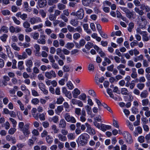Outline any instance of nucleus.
<instances>
[{"instance_id":"5701e85b","label":"nucleus","mask_w":150,"mask_h":150,"mask_svg":"<svg viewBox=\"0 0 150 150\" xmlns=\"http://www.w3.org/2000/svg\"><path fill=\"white\" fill-rule=\"evenodd\" d=\"M111 128L110 126L106 125L104 124H101L100 129L102 131L105 132L107 129H109Z\"/></svg>"},{"instance_id":"6e6d98bb","label":"nucleus","mask_w":150,"mask_h":150,"mask_svg":"<svg viewBox=\"0 0 150 150\" xmlns=\"http://www.w3.org/2000/svg\"><path fill=\"white\" fill-rule=\"evenodd\" d=\"M57 7L59 10H63L65 8L66 6L62 4L59 3L58 4Z\"/></svg>"},{"instance_id":"4468645a","label":"nucleus","mask_w":150,"mask_h":150,"mask_svg":"<svg viewBox=\"0 0 150 150\" xmlns=\"http://www.w3.org/2000/svg\"><path fill=\"white\" fill-rule=\"evenodd\" d=\"M45 36L44 35H41L40 36L39 39H38L37 42L39 44L44 45L45 44Z\"/></svg>"},{"instance_id":"aec40b11","label":"nucleus","mask_w":150,"mask_h":150,"mask_svg":"<svg viewBox=\"0 0 150 150\" xmlns=\"http://www.w3.org/2000/svg\"><path fill=\"white\" fill-rule=\"evenodd\" d=\"M46 0H38V4L40 8H43L45 7L47 5Z\"/></svg>"},{"instance_id":"7c9ffc66","label":"nucleus","mask_w":150,"mask_h":150,"mask_svg":"<svg viewBox=\"0 0 150 150\" xmlns=\"http://www.w3.org/2000/svg\"><path fill=\"white\" fill-rule=\"evenodd\" d=\"M74 44L72 42H67L65 45V47L69 50H71L72 49L74 46Z\"/></svg>"},{"instance_id":"a878e982","label":"nucleus","mask_w":150,"mask_h":150,"mask_svg":"<svg viewBox=\"0 0 150 150\" xmlns=\"http://www.w3.org/2000/svg\"><path fill=\"white\" fill-rule=\"evenodd\" d=\"M48 120L50 122H53L54 123H57L59 121V117L55 116L49 118Z\"/></svg>"},{"instance_id":"603ef678","label":"nucleus","mask_w":150,"mask_h":150,"mask_svg":"<svg viewBox=\"0 0 150 150\" xmlns=\"http://www.w3.org/2000/svg\"><path fill=\"white\" fill-rule=\"evenodd\" d=\"M124 99L125 101H129V103H130L132 100L133 97L132 96L129 95L127 97H125Z\"/></svg>"},{"instance_id":"cd10ccee","label":"nucleus","mask_w":150,"mask_h":150,"mask_svg":"<svg viewBox=\"0 0 150 150\" xmlns=\"http://www.w3.org/2000/svg\"><path fill=\"white\" fill-rule=\"evenodd\" d=\"M25 63L27 67H32L33 65L32 60L30 59H28L25 60Z\"/></svg>"},{"instance_id":"052dcab7","label":"nucleus","mask_w":150,"mask_h":150,"mask_svg":"<svg viewBox=\"0 0 150 150\" xmlns=\"http://www.w3.org/2000/svg\"><path fill=\"white\" fill-rule=\"evenodd\" d=\"M11 47L13 49L19 51L20 50V48L18 47L16 45L15 43H13L11 45Z\"/></svg>"},{"instance_id":"ea45409f","label":"nucleus","mask_w":150,"mask_h":150,"mask_svg":"<svg viewBox=\"0 0 150 150\" xmlns=\"http://www.w3.org/2000/svg\"><path fill=\"white\" fill-rule=\"evenodd\" d=\"M24 62L23 61H20L18 62V69L22 70L24 69L23 66Z\"/></svg>"},{"instance_id":"3c124183","label":"nucleus","mask_w":150,"mask_h":150,"mask_svg":"<svg viewBox=\"0 0 150 150\" xmlns=\"http://www.w3.org/2000/svg\"><path fill=\"white\" fill-rule=\"evenodd\" d=\"M52 129L54 130V133H57L59 132V129L57 128V126L55 125H53L52 126Z\"/></svg>"},{"instance_id":"58836bf2","label":"nucleus","mask_w":150,"mask_h":150,"mask_svg":"<svg viewBox=\"0 0 150 150\" xmlns=\"http://www.w3.org/2000/svg\"><path fill=\"white\" fill-rule=\"evenodd\" d=\"M78 21L76 19H72L70 21L71 24L75 27H76L78 25Z\"/></svg>"},{"instance_id":"f03ea898","label":"nucleus","mask_w":150,"mask_h":150,"mask_svg":"<svg viewBox=\"0 0 150 150\" xmlns=\"http://www.w3.org/2000/svg\"><path fill=\"white\" fill-rule=\"evenodd\" d=\"M87 136H89L86 133L82 134L78 137L77 142L78 145L81 146H84L87 143L88 139Z\"/></svg>"},{"instance_id":"79ce46f5","label":"nucleus","mask_w":150,"mask_h":150,"mask_svg":"<svg viewBox=\"0 0 150 150\" xmlns=\"http://www.w3.org/2000/svg\"><path fill=\"white\" fill-rule=\"evenodd\" d=\"M137 80L138 79H136L135 80H132L131 81L129 85V88L131 89H132L134 88L135 86V83L138 82Z\"/></svg>"},{"instance_id":"e2e57ef3","label":"nucleus","mask_w":150,"mask_h":150,"mask_svg":"<svg viewBox=\"0 0 150 150\" xmlns=\"http://www.w3.org/2000/svg\"><path fill=\"white\" fill-rule=\"evenodd\" d=\"M1 13L4 16L9 15L10 14V11L8 10H4L1 11Z\"/></svg>"},{"instance_id":"a18cd8bd","label":"nucleus","mask_w":150,"mask_h":150,"mask_svg":"<svg viewBox=\"0 0 150 150\" xmlns=\"http://www.w3.org/2000/svg\"><path fill=\"white\" fill-rule=\"evenodd\" d=\"M148 95V91L146 90H144L141 93L140 96L142 98H145Z\"/></svg>"},{"instance_id":"f704fd0d","label":"nucleus","mask_w":150,"mask_h":150,"mask_svg":"<svg viewBox=\"0 0 150 150\" xmlns=\"http://www.w3.org/2000/svg\"><path fill=\"white\" fill-rule=\"evenodd\" d=\"M67 86L70 90H72L74 88V85L71 81H69L66 84Z\"/></svg>"},{"instance_id":"c03bdc74","label":"nucleus","mask_w":150,"mask_h":150,"mask_svg":"<svg viewBox=\"0 0 150 150\" xmlns=\"http://www.w3.org/2000/svg\"><path fill=\"white\" fill-rule=\"evenodd\" d=\"M93 46V44L91 42H88L85 45L86 48L88 50H90Z\"/></svg>"},{"instance_id":"72a5a7b5","label":"nucleus","mask_w":150,"mask_h":150,"mask_svg":"<svg viewBox=\"0 0 150 150\" xmlns=\"http://www.w3.org/2000/svg\"><path fill=\"white\" fill-rule=\"evenodd\" d=\"M84 30L88 34H91L92 33L91 31L88 29V25L87 24H84L83 25Z\"/></svg>"},{"instance_id":"dca6fc26","label":"nucleus","mask_w":150,"mask_h":150,"mask_svg":"<svg viewBox=\"0 0 150 150\" xmlns=\"http://www.w3.org/2000/svg\"><path fill=\"white\" fill-rule=\"evenodd\" d=\"M6 49V53L9 58H12L13 57V55L11 51V48L9 46H5Z\"/></svg>"},{"instance_id":"680f3d73","label":"nucleus","mask_w":150,"mask_h":150,"mask_svg":"<svg viewBox=\"0 0 150 150\" xmlns=\"http://www.w3.org/2000/svg\"><path fill=\"white\" fill-rule=\"evenodd\" d=\"M41 62L40 60L38 59L35 60L34 63L35 67H39L41 65Z\"/></svg>"},{"instance_id":"f3484780","label":"nucleus","mask_w":150,"mask_h":150,"mask_svg":"<svg viewBox=\"0 0 150 150\" xmlns=\"http://www.w3.org/2000/svg\"><path fill=\"white\" fill-rule=\"evenodd\" d=\"M140 8L142 10H145L147 12H149L150 11V7L145 4H142L140 5Z\"/></svg>"},{"instance_id":"2f4dec72","label":"nucleus","mask_w":150,"mask_h":150,"mask_svg":"<svg viewBox=\"0 0 150 150\" xmlns=\"http://www.w3.org/2000/svg\"><path fill=\"white\" fill-rule=\"evenodd\" d=\"M8 28L6 26L3 25L1 27L0 29V33H1L4 32L5 33H7L8 32Z\"/></svg>"},{"instance_id":"473e14b6","label":"nucleus","mask_w":150,"mask_h":150,"mask_svg":"<svg viewBox=\"0 0 150 150\" xmlns=\"http://www.w3.org/2000/svg\"><path fill=\"white\" fill-rule=\"evenodd\" d=\"M30 35L32 38L34 40H38L39 37V34L38 32H35L30 33Z\"/></svg>"},{"instance_id":"ddd939ff","label":"nucleus","mask_w":150,"mask_h":150,"mask_svg":"<svg viewBox=\"0 0 150 150\" xmlns=\"http://www.w3.org/2000/svg\"><path fill=\"white\" fill-rule=\"evenodd\" d=\"M42 20L41 18L38 17H32L30 18V22L32 25L41 22Z\"/></svg>"},{"instance_id":"a211bd4d","label":"nucleus","mask_w":150,"mask_h":150,"mask_svg":"<svg viewBox=\"0 0 150 150\" xmlns=\"http://www.w3.org/2000/svg\"><path fill=\"white\" fill-rule=\"evenodd\" d=\"M56 51L57 54L59 55L61 59H65V56L62 54V50L61 48H57Z\"/></svg>"},{"instance_id":"f8f14e48","label":"nucleus","mask_w":150,"mask_h":150,"mask_svg":"<svg viewBox=\"0 0 150 150\" xmlns=\"http://www.w3.org/2000/svg\"><path fill=\"white\" fill-rule=\"evenodd\" d=\"M9 30L10 32L11 33H18L21 31V29L19 26L14 27L13 26H11L9 28Z\"/></svg>"},{"instance_id":"69168bd1","label":"nucleus","mask_w":150,"mask_h":150,"mask_svg":"<svg viewBox=\"0 0 150 150\" xmlns=\"http://www.w3.org/2000/svg\"><path fill=\"white\" fill-rule=\"evenodd\" d=\"M144 86V84L143 83H139L137 85V88L140 90H142Z\"/></svg>"},{"instance_id":"13d9d810","label":"nucleus","mask_w":150,"mask_h":150,"mask_svg":"<svg viewBox=\"0 0 150 150\" xmlns=\"http://www.w3.org/2000/svg\"><path fill=\"white\" fill-rule=\"evenodd\" d=\"M63 69L64 71L65 72H68L70 70V66L68 65H64L63 67Z\"/></svg>"},{"instance_id":"bf43d9fd","label":"nucleus","mask_w":150,"mask_h":150,"mask_svg":"<svg viewBox=\"0 0 150 150\" xmlns=\"http://www.w3.org/2000/svg\"><path fill=\"white\" fill-rule=\"evenodd\" d=\"M80 35L78 33H75L73 35V38L75 40H77L79 39L80 38Z\"/></svg>"},{"instance_id":"9d476101","label":"nucleus","mask_w":150,"mask_h":150,"mask_svg":"<svg viewBox=\"0 0 150 150\" xmlns=\"http://www.w3.org/2000/svg\"><path fill=\"white\" fill-rule=\"evenodd\" d=\"M88 93L90 95L94 97L93 100L94 102L96 103H101L102 102L98 98L95 97L96 96V94L93 90H89L88 91Z\"/></svg>"},{"instance_id":"09e8293b","label":"nucleus","mask_w":150,"mask_h":150,"mask_svg":"<svg viewBox=\"0 0 150 150\" xmlns=\"http://www.w3.org/2000/svg\"><path fill=\"white\" fill-rule=\"evenodd\" d=\"M9 120L11 121L13 124V127H16L17 124V122L16 121L12 118H9Z\"/></svg>"},{"instance_id":"6e6552de","label":"nucleus","mask_w":150,"mask_h":150,"mask_svg":"<svg viewBox=\"0 0 150 150\" xmlns=\"http://www.w3.org/2000/svg\"><path fill=\"white\" fill-rule=\"evenodd\" d=\"M45 76L49 79L52 78H54L56 76V74L55 72L53 70H51L49 71H46L45 73Z\"/></svg>"},{"instance_id":"37998d69","label":"nucleus","mask_w":150,"mask_h":150,"mask_svg":"<svg viewBox=\"0 0 150 150\" xmlns=\"http://www.w3.org/2000/svg\"><path fill=\"white\" fill-rule=\"evenodd\" d=\"M8 36V35L4 34L0 37V38L3 42H6V41Z\"/></svg>"},{"instance_id":"423d86ee","label":"nucleus","mask_w":150,"mask_h":150,"mask_svg":"<svg viewBox=\"0 0 150 150\" xmlns=\"http://www.w3.org/2000/svg\"><path fill=\"white\" fill-rule=\"evenodd\" d=\"M64 118L66 121L68 122L71 123H75L76 122V120L73 116L71 115L69 113H67L64 115Z\"/></svg>"},{"instance_id":"e433bc0d","label":"nucleus","mask_w":150,"mask_h":150,"mask_svg":"<svg viewBox=\"0 0 150 150\" xmlns=\"http://www.w3.org/2000/svg\"><path fill=\"white\" fill-rule=\"evenodd\" d=\"M134 10L136 12L138 13L140 16H142L144 14L143 11L142 9L141 10H140L138 7H135Z\"/></svg>"},{"instance_id":"393cba45","label":"nucleus","mask_w":150,"mask_h":150,"mask_svg":"<svg viewBox=\"0 0 150 150\" xmlns=\"http://www.w3.org/2000/svg\"><path fill=\"white\" fill-rule=\"evenodd\" d=\"M132 73L131 76L132 78H136L137 76V70L136 68H133L132 69Z\"/></svg>"},{"instance_id":"412c9836","label":"nucleus","mask_w":150,"mask_h":150,"mask_svg":"<svg viewBox=\"0 0 150 150\" xmlns=\"http://www.w3.org/2000/svg\"><path fill=\"white\" fill-rule=\"evenodd\" d=\"M66 122L63 119H61L59 122V127L60 128H65L66 126Z\"/></svg>"},{"instance_id":"bb28decb","label":"nucleus","mask_w":150,"mask_h":150,"mask_svg":"<svg viewBox=\"0 0 150 150\" xmlns=\"http://www.w3.org/2000/svg\"><path fill=\"white\" fill-rule=\"evenodd\" d=\"M91 0H82V4L85 6H90Z\"/></svg>"},{"instance_id":"338daca9","label":"nucleus","mask_w":150,"mask_h":150,"mask_svg":"<svg viewBox=\"0 0 150 150\" xmlns=\"http://www.w3.org/2000/svg\"><path fill=\"white\" fill-rule=\"evenodd\" d=\"M16 131V129L14 128H10L8 130V133L10 134H13Z\"/></svg>"},{"instance_id":"f257e3e1","label":"nucleus","mask_w":150,"mask_h":150,"mask_svg":"<svg viewBox=\"0 0 150 150\" xmlns=\"http://www.w3.org/2000/svg\"><path fill=\"white\" fill-rule=\"evenodd\" d=\"M18 127L20 131L23 132L24 136L27 137L30 134V124H26L24 125L23 122H20L18 124Z\"/></svg>"},{"instance_id":"0e129e2a","label":"nucleus","mask_w":150,"mask_h":150,"mask_svg":"<svg viewBox=\"0 0 150 150\" xmlns=\"http://www.w3.org/2000/svg\"><path fill=\"white\" fill-rule=\"evenodd\" d=\"M113 125L116 128H119V126L118 125L117 121L115 119L113 120Z\"/></svg>"},{"instance_id":"c756f323","label":"nucleus","mask_w":150,"mask_h":150,"mask_svg":"<svg viewBox=\"0 0 150 150\" xmlns=\"http://www.w3.org/2000/svg\"><path fill=\"white\" fill-rule=\"evenodd\" d=\"M3 81H2L3 85L6 86L7 85V82L10 80L9 78L7 76H4L3 77Z\"/></svg>"},{"instance_id":"20e7f679","label":"nucleus","mask_w":150,"mask_h":150,"mask_svg":"<svg viewBox=\"0 0 150 150\" xmlns=\"http://www.w3.org/2000/svg\"><path fill=\"white\" fill-rule=\"evenodd\" d=\"M37 110L36 108H33L32 110V113L33 117L38 120L39 117L41 120H45V115L44 113L38 114L36 113Z\"/></svg>"},{"instance_id":"1a4fd4ad","label":"nucleus","mask_w":150,"mask_h":150,"mask_svg":"<svg viewBox=\"0 0 150 150\" xmlns=\"http://www.w3.org/2000/svg\"><path fill=\"white\" fill-rule=\"evenodd\" d=\"M85 125L87 127L86 132L90 135H93L96 133L95 130L91 127V125L88 123H86Z\"/></svg>"},{"instance_id":"4d7b16f0","label":"nucleus","mask_w":150,"mask_h":150,"mask_svg":"<svg viewBox=\"0 0 150 150\" xmlns=\"http://www.w3.org/2000/svg\"><path fill=\"white\" fill-rule=\"evenodd\" d=\"M85 108L88 114L89 115H91V107L87 105L85 107Z\"/></svg>"},{"instance_id":"9b49d317","label":"nucleus","mask_w":150,"mask_h":150,"mask_svg":"<svg viewBox=\"0 0 150 150\" xmlns=\"http://www.w3.org/2000/svg\"><path fill=\"white\" fill-rule=\"evenodd\" d=\"M84 11L82 8H80L76 12V17L78 19H81L84 17Z\"/></svg>"},{"instance_id":"39448f33","label":"nucleus","mask_w":150,"mask_h":150,"mask_svg":"<svg viewBox=\"0 0 150 150\" xmlns=\"http://www.w3.org/2000/svg\"><path fill=\"white\" fill-rule=\"evenodd\" d=\"M146 23L147 21L144 16H140L137 21V24L140 28L142 29L145 28Z\"/></svg>"},{"instance_id":"6ab92c4d","label":"nucleus","mask_w":150,"mask_h":150,"mask_svg":"<svg viewBox=\"0 0 150 150\" xmlns=\"http://www.w3.org/2000/svg\"><path fill=\"white\" fill-rule=\"evenodd\" d=\"M34 48L35 49L34 52H35V55L37 56H39L40 54V45L37 44H35L34 45Z\"/></svg>"},{"instance_id":"4c0bfd02","label":"nucleus","mask_w":150,"mask_h":150,"mask_svg":"<svg viewBox=\"0 0 150 150\" xmlns=\"http://www.w3.org/2000/svg\"><path fill=\"white\" fill-rule=\"evenodd\" d=\"M21 89L22 91H24L28 94L30 93L29 90L27 88L26 86L22 84L21 86Z\"/></svg>"},{"instance_id":"8fccbe9b","label":"nucleus","mask_w":150,"mask_h":150,"mask_svg":"<svg viewBox=\"0 0 150 150\" xmlns=\"http://www.w3.org/2000/svg\"><path fill=\"white\" fill-rule=\"evenodd\" d=\"M121 92L122 95H127L128 94V91L126 88H123L121 89Z\"/></svg>"},{"instance_id":"c85d7f7f","label":"nucleus","mask_w":150,"mask_h":150,"mask_svg":"<svg viewBox=\"0 0 150 150\" xmlns=\"http://www.w3.org/2000/svg\"><path fill=\"white\" fill-rule=\"evenodd\" d=\"M87 96L85 93H83L78 96V98L79 99L83 101L86 100Z\"/></svg>"},{"instance_id":"4be33fe9","label":"nucleus","mask_w":150,"mask_h":150,"mask_svg":"<svg viewBox=\"0 0 150 150\" xmlns=\"http://www.w3.org/2000/svg\"><path fill=\"white\" fill-rule=\"evenodd\" d=\"M148 35V33L146 31H143V33L142 34V39L143 41L146 42L149 40V37Z\"/></svg>"},{"instance_id":"a19ab883","label":"nucleus","mask_w":150,"mask_h":150,"mask_svg":"<svg viewBox=\"0 0 150 150\" xmlns=\"http://www.w3.org/2000/svg\"><path fill=\"white\" fill-rule=\"evenodd\" d=\"M67 137L69 139L72 140L75 138V135L74 133H70L68 134Z\"/></svg>"},{"instance_id":"c9c22d12","label":"nucleus","mask_w":150,"mask_h":150,"mask_svg":"<svg viewBox=\"0 0 150 150\" xmlns=\"http://www.w3.org/2000/svg\"><path fill=\"white\" fill-rule=\"evenodd\" d=\"M46 140L48 144H51L53 142V138L50 135H48L46 136Z\"/></svg>"},{"instance_id":"b1692460","label":"nucleus","mask_w":150,"mask_h":150,"mask_svg":"<svg viewBox=\"0 0 150 150\" xmlns=\"http://www.w3.org/2000/svg\"><path fill=\"white\" fill-rule=\"evenodd\" d=\"M57 136L58 137L59 140L61 141L64 142L67 140V138L66 136L61 133L57 134Z\"/></svg>"},{"instance_id":"de8ad7c7","label":"nucleus","mask_w":150,"mask_h":150,"mask_svg":"<svg viewBox=\"0 0 150 150\" xmlns=\"http://www.w3.org/2000/svg\"><path fill=\"white\" fill-rule=\"evenodd\" d=\"M134 23L131 22L129 24L128 27V30L129 32H131L132 31V29L134 28Z\"/></svg>"},{"instance_id":"864d4df0","label":"nucleus","mask_w":150,"mask_h":150,"mask_svg":"<svg viewBox=\"0 0 150 150\" xmlns=\"http://www.w3.org/2000/svg\"><path fill=\"white\" fill-rule=\"evenodd\" d=\"M12 18L14 22L17 25H19L21 22L20 21L18 20L17 18L15 16H13L12 17Z\"/></svg>"},{"instance_id":"7ed1b4c3","label":"nucleus","mask_w":150,"mask_h":150,"mask_svg":"<svg viewBox=\"0 0 150 150\" xmlns=\"http://www.w3.org/2000/svg\"><path fill=\"white\" fill-rule=\"evenodd\" d=\"M119 7L126 13V16L129 19H133L135 18L136 14L134 12H131L127 8L124 7Z\"/></svg>"},{"instance_id":"774afa93","label":"nucleus","mask_w":150,"mask_h":150,"mask_svg":"<svg viewBox=\"0 0 150 150\" xmlns=\"http://www.w3.org/2000/svg\"><path fill=\"white\" fill-rule=\"evenodd\" d=\"M127 65L131 67H133L134 66V62L131 60L128 61L127 62Z\"/></svg>"},{"instance_id":"2eb2a0df","label":"nucleus","mask_w":150,"mask_h":150,"mask_svg":"<svg viewBox=\"0 0 150 150\" xmlns=\"http://www.w3.org/2000/svg\"><path fill=\"white\" fill-rule=\"evenodd\" d=\"M72 93L73 97L76 98H78V96L81 93V91L78 88H76L74 89Z\"/></svg>"},{"instance_id":"49530a36","label":"nucleus","mask_w":150,"mask_h":150,"mask_svg":"<svg viewBox=\"0 0 150 150\" xmlns=\"http://www.w3.org/2000/svg\"><path fill=\"white\" fill-rule=\"evenodd\" d=\"M43 26V24L42 23H40L38 25L33 26V29L34 30H35L37 29L42 28Z\"/></svg>"},{"instance_id":"0eeeda50","label":"nucleus","mask_w":150,"mask_h":150,"mask_svg":"<svg viewBox=\"0 0 150 150\" xmlns=\"http://www.w3.org/2000/svg\"><path fill=\"white\" fill-rule=\"evenodd\" d=\"M123 136L125 138L127 142L129 144H131L133 140L131 135L127 132H125L123 133Z\"/></svg>"},{"instance_id":"5fc2aeb1","label":"nucleus","mask_w":150,"mask_h":150,"mask_svg":"<svg viewBox=\"0 0 150 150\" xmlns=\"http://www.w3.org/2000/svg\"><path fill=\"white\" fill-rule=\"evenodd\" d=\"M67 28L69 31L70 32H75V28L70 25H68L67 26Z\"/></svg>"}]
</instances>
